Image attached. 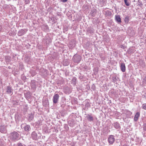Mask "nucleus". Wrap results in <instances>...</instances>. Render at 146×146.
I'll return each mask as SVG.
<instances>
[{"label":"nucleus","mask_w":146,"mask_h":146,"mask_svg":"<svg viewBox=\"0 0 146 146\" xmlns=\"http://www.w3.org/2000/svg\"><path fill=\"white\" fill-rule=\"evenodd\" d=\"M124 21L126 23H128L129 21V17L128 16H126L124 18Z\"/></svg>","instance_id":"nucleus-11"},{"label":"nucleus","mask_w":146,"mask_h":146,"mask_svg":"<svg viewBox=\"0 0 146 146\" xmlns=\"http://www.w3.org/2000/svg\"><path fill=\"white\" fill-rule=\"evenodd\" d=\"M25 3L26 4H28L30 3L29 0H25Z\"/></svg>","instance_id":"nucleus-17"},{"label":"nucleus","mask_w":146,"mask_h":146,"mask_svg":"<svg viewBox=\"0 0 146 146\" xmlns=\"http://www.w3.org/2000/svg\"><path fill=\"white\" fill-rule=\"evenodd\" d=\"M5 59L7 62H8L9 61H10L11 60V57L9 56H6L5 57Z\"/></svg>","instance_id":"nucleus-12"},{"label":"nucleus","mask_w":146,"mask_h":146,"mask_svg":"<svg viewBox=\"0 0 146 146\" xmlns=\"http://www.w3.org/2000/svg\"><path fill=\"white\" fill-rule=\"evenodd\" d=\"M82 59L81 57L79 55L76 54L73 56L72 58L73 61L76 63H80Z\"/></svg>","instance_id":"nucleus-1"},{"label":"nucleus","mask_w":146,"mask_h":146,"mask_svg":"<svg viewBox=\"0 0 146 146\" xmlns=\"http://www.w3.org/2000/svg\"><path fill=\"white\" fill-rule=\"evenodd\" d=\"M115 20L119 24L121 23V19L119 15H115Z\"/></svg>","instance_id":"nucleus-6"},{"label":"nucleus","mask_w":146,"mask_h":146,"mask_svg":"<svg viewBox=\"0 0 146 146\" xmlns=\"http://www.w3.org/2000/svg\"><path fill=\"white\" fill-rule=\"evenodd\" d=\"M18 146H23L21 144H20Z\"/></svg>","instance_id":"nucleus-19"},{"label":"nucleus","mask_w":146,"mask_h":146,"mask_svg":"<svg viewBox=\"0 0 146 146\" xmlns=\"http://www.w3.org/2000/svg\"><path fill=\"white\" fill-rule=\"evenodd\" d=\"M140 116V113L137 112L135 115L134 120L135 121H137Z\"/></svg>","instance_id":"nucleus-7"},{"label":"nucleus","mask_w":146,"mask_h":146,"mask_svg":"<svg viewBox=\"0 0 146 146\" xmlns=\"http://www.w3.org/2000/svg\"><path fill=\"white\" fill-rule=\"evenodd\" d=\"M59 97V96L58 94H55L53 97V103L55 104L56 103L58 102Z\"/></svg>","instance_id":"nucleus-4"},{"label":"nucleus","mask_w":146,"mask_h":146,"mask_svg":"<svg viewBox=\"0 0 146 146\" xmlns=\"http://www.w3.org/2000/svg\"><path fill=\"white\" fill-rule=\"evenodd\" d=\"M28 60H27V62Z\"/></svg>","instance_id":"nucleus-23"},{"label":"nucleus","mask_w":146,"mask_h":146,"mask_svg":"<svg viewBox=\"0 0 146 146\" xmlns=\"http://www.w3.org/2000/svg\"><path fill=\"white\" fill-rule=\"evenodd\" d=\"M11 134L13 136V139L14 140L17 139L19 137V134L17 132L14 131Z\"/></svg>","instance_id":"nucleus-5"},{"label":"nucleus","mask_w":146,"mask_h":146,"mask_svg":"<svg viewBox=\"0 0 146 146\" xmlns=\"http://www.w3.org/2000/svg\"><path fill=\"white\" fill-rule=\"evenodd\" d=\"M31 129L30 125H27L24 127V129L25 131H29Z\"/></svg>","instance_id":"nucleus-8"},{"label":"nucleus","mask_w":146,"mask_h":146,"mask_svg":"<svg viewBox=\"0 0 146 146\" xmlns=\"http://www.w3.org/2000/svg\"><path fill=\"white\" fill-rule=\"evenodd\" d=\"M142 108L146 110V104H144L142 105Z\"/></svg>","instance_id":"nucleus-16"},{"label":"nucleus","mask_w":146,"mask_h":146,"mask_svg":"<svg viewBox=\"0 0 146 146\" xmlns=\"http://www.w3.org/2000/svg\"><path fill=\"white\" fill-rule=\"evenodd\" d=\"M7 93L10 94L11 92V89L10 87L8 86L7 87Z\"/></svg>","instance_id":"nucleus-10"},{"label":"nucleus","mask_w":146,"mask_h":146,"mask_svg":"<svg viewBox=\"0 0 146 146\" xmlns=\"http://www.w3.org/2000/svg\"><path fill=\"white\" fill-rule=\"evenodd\" d=\"M108 142L110 144L112 145L114 143L115 139L113 135H110L108 139Z\"/></svg>","instance_id":"nucleus-2"},{"label":"nucleus","mask_w":146,"mask_h":146,"mask_svg":"<svg viewBox=\"0 0 146 146\" xmlns=\"http://www.w3.org/2000/svg\"><path fill=\"white\" fill-rule=\"evenodd\" d=\"M35 73L34 74V75H33V76H34V75H35Z\"/></svg>","instance_id":"nucleus-22"},{"label":"nucleus","mask_w":146,"mask_h":146,"mask_svg":"<svg viewBox=\"0 0 146 146\" xmlns=\"http://www.w3.org/2000/svg\"><path fill=\"white\" fill-rule=\"evenodd\" d=\"M61 1L65 3L67 2L68 0H60Z\"/></svg>","instance_id":"nucleus-18"},{"label":"nucleus","mask_w":146,"mask_h":146,"mask_svg":"<svg viewBox=\"0 0 146 146\" xmlns=\"http://www.w3.org/2000/svg\"><path fill=\"white\" fill-rule=\"evenodd\" d=\"M124 1L126 6H128L130 4L129 2L127 0H124Z\"/></svg>","instance_id":"nucleus-15"},{"label":"nucleus","mask_w":146,"mask_h":146,"mask_svg":"<svg viewBox=\"0 0 146 146\" xmlns=\"http://www.w3.org/2000/svg\"><path fill=\"white\" fill-rule=\"evenodd\" d=\"M26 60H27V59H28V58H26Z\"/></svg>","instance_id":"nucleus-21"},{"label":"nucleus","mask_w":146,"mask_h":146,"mask_svg":"<svg viewBox=\"0 0 146 146\" xmlns=\"http://www.w3.org/2000/svg\"><path fill=\"white\" fill-rule=\"evenodd\" d=\"M88 120L91 121L93 120V119L92 116L90 115H88Z\"/></svg>","instance_id":"nucleus-13"},{"label":"nucleus","mask_w":146,"mask_h":146,"mask_svg":"<svg viewBox=\"0 0 146 146\" xmlns=\"http://www.w3.org/2000/svg\"><path fill=\"white\" fill-rule=\"evenodd\" d=\"M88 31L90 33H93L94 32L93 29L91 27H89L88 28Z\"/></svg>","instance_id":"nucleus-14"},{"label":"nucleus","mask_w":146,"mask_h":146,"mask_svg":"<svg viewBox=\"0 0 146 146\" xmlns=\"http://www.w3.org/2000/svg\"><path fill=\"white\" fill-rule=\"evenodd\" d=\"M1 131L2 133H3L4 132V131H2L1 130Z\"/></svg>","instance_id":"nucleus-20"},{"label":"nucleus","mask_w":146,"mask_h":146,"mask_svg":"<svg viewBox=\"0 0 146 146\" xmlns=\"http://www.w3.org/2000/svg\"><path fill=\"white\" fill-rule=\"evenodd\" d=\"M121 70L123 72H124L125 71V64H121Z\"/></svg>","instance_id":"nucleus-9"},{"label":"nucleus","mask_w":146,"mask_h":146,"mask_svg":"<svg viewBox=\"0 0 146 146\" xmlns=\"http://www.w3.org/2000/svg\"><path fill=\"white\" fill-rule=\"evenodd\" d=\"M27 31L26 29H21L18 32V35L20 36H22L25 34Z\"/></svg>","instance_id":"nucleus-3"}]
</instances>
